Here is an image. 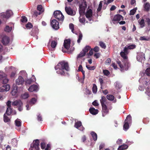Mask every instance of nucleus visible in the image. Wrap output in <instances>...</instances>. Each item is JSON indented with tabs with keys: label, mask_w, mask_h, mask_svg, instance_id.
Here are the masks:
<instances>
[{
	"label": "nucleus",
	"mask_w": 150,
	"mask_h": 150,
	"mask_svg": "<svg viewBox=\"0 0 150 150\" xmlns=\"http://www.w3.org/2000/svg\"><path fill=\"white\" fill-rule=\"evenodd\" d=\"M70 40L69 39H67L64 40V48L67 50L69 49L70 46Z\"/></svg>",
	"instance_id": "b1692460"
},
{
	"label": "nucleus",
	"mask_w": 150,
	"mask_h": 150,
	"mask_svg": "<svg viewBox=\"0 0 150 150\" xmlns=\"http://www.w3.org/2000/svg\"><path fill=\"white\" fill-rule=\"evenodd\" d=\"M69 28L71 30V31L72 33H74V25L72 23H70L69 25Z\"/></svg>",
	"instance_id": "052dcab7"
},
{
	"label": "nucleus",
	"mask_w": 150,
	"mask_h": 150,
	"mask_svg": "<svg viewBox=\"0 0 150 150\" xmlns=\"http://www.w3.org/2000/svg\"><path fill=\"white\" fill-rule=\"evenodd\" d=\"M106 98L110 100H113L114 99V97L112 95H108L106 96Z\"/></svg>",
	"instance_id": "ea45409f"
},
{
	"label": "nucleus",
	"mask_w": 150,
	"mask_h": 150,
	"mask_svg": "<svg viewBox=\"0 0 150 150\" xmlns=\"http://www.w3.org/2000/svg\"><path fill=\"white\" fill-rule=\"evenodd\" d=\"M54 17L59 21H63L64 19V16L62 12L59 11H54Z\"/></svg>",
	"instance_id": "7ed1b4c3"
},
{
	"label": "nucleus",
	"mask_w": 150,
	"mask_h": 150,
	"mask_svg": "<svg viewBox=\"0 0 150 150\" xmlns=\"http://www.w3.org/2000/svg\"><path fill=\"white\" fill-rule=\"evenodd\" d=\"M100 46L102 48L105 49L106 46L105 44L102 42L100 41L99 42Z\"/></svg>",
	"instance_id": "5fc2aeb1"
},
{
	"label": "nucleus",
	"mask_w": 150,
	"mask_h": 150,
	"mask_svg": "<svg viewBox=\"0 0 150 150\" xmlns=\"http://www.w3.org/2000/svg\"><path fill=\"white\" fill-rule=\"evenodd\" d=\"M123 17L120 14H117L115 16L112 20V22L115 24L118 23L119 21L123 20Z\"/></svg>",
	"instance_id": "6e6552de"
},
{
	"label": "nucleus",
	"mask_w": 150,
	"mask_h": 150,
	"mask_svg": "<svg viewBox=\"0 0 150 150\" xmlns=\"http://www.w3.org/2000/svg\"><path fill=\"white\" fill-rule=\"evenodd\" d=\"M10 42V39L8 37L6 36H4L2 40V42L4 45L8 44Z\"/></svg>",
	"instance_id": "6ab92c4d"
},
{
	"label": "nucleus",
	"mask_w": 150,
	"mask_h": 150,
	"mask_svg": "<svg viewBox=\"0 0 150 150\" xmlns=\"http://www.w3.org/2000/svg\"><path fill=\"white\" fill-rule=\"evenodd\" d=\"M65 10L67 13L70 15L74 16L76 14V13L70 7H65Z\"/></svg>",
	"instance_id": "ddd939ff"
},
{
	"label": "nucleus",
	"mask_w": 150,
	"mask_h": 150,
	"mask_svg": "<svg viewBox=\"0 0 150 150\" xmlns=\"http://www.w3.org/2000/svg\"><path fill=\"white\" fill-rule=\"evenodd\" d=\"M16 125L17 127L16 129L18 131H19L20 129V127L21 126V121L20 119H17L15 121Z\"/></svg>",
	"instance_id": "5701e85b"
},
{
	"label": "nucleus",
	"mask_w": 150,
	"mask_h": 150,
	"mask_svg": "<svg viewBox=\"0 0 150 150\" xmlns=\"http://www.w3.org/2000/svg\"><path fill=\"white\" fill-rule=\"evenodd\" d=\"M82 15H80V16L79 17V21L80 23H81L84 24L85 22V19L84 18H83L82 16H81Z\"/></svg>",
	"instance_id": "f704fd0d"
},
{
	"label": "nucleus",
	"mask_w": 150,
	"mask_h": 150,
	"mask_svg": "<svg viewBox=\"0 0 150 150\" xmlns=\"http://www.w3.org/2000/svg\"><path fill=\"white\" fill-rule=\"evenodd\" d=\"M32 24L30 23H28L26 25V27L28 29H29L32 27Z\"/></svg>",
	"instance_id": "e2e57ef3"
},
{
	"label": "nucleus",
	"mask_w": 150,
	"mask_h": 150,
	"mask_svg": "<svg viewBox=\"0 0 150 150\" xmlns=\"http://www.w3.org/2000/svg\"><path fill=\"white\" fill-rule=\"evenodd\" d=\"M144 11H149L150 10V4L148 2H146L144 5Z\"/></svg>",
	"instance_id": "a878e982"
},
{
	"label": "nucleus",
	"mask_w": 150,
	"mask_h": 150,
	"mask_svg": "<svg viewBox=\"0 0 150 150\" xmlns=\"http://www.w3.org/2000/svg\"><path fill=\"white\" fill-rule=\"evenodd\" d=\"M12 105L18 107V110L20 111H21L23 110V103L20 100H16L12 102Z\"/></svg>",
	"instance_id": "20e7f679"
},
{
	"label": "nucleus",
	"mask_w": 150,
	"mask_h": 150,
	"mask_svg": "<svg viewBox=\"0 0 150 150\" xmlns=\"http://www.w3.org/2000/svg\"><path fill=\"white\" fill-rule=\"evenodd\" d=\"M114 85L115 88L117 90L120 89L121 87V85L118 81L114 83Z\"/></svg>",
	"instance_id": "473e14b6"
},
{
	"label": "nucleus",
	"mask_w": 150,
	"mask_h": 150,
	"mask_svg": "<svg viewBox=\"0 0 150 150\" xmlns=\"http://www.w3.org/2000/svg\"><path fill=\"white\" fill-rule=\"evenodd\" d=\"M120 54L121 57L125 60L127 59V54L124 52L123 51H122L120 53Z\"/></svg>",
	"instance_id": "c9c22d12"
},
{
	"label": "nucleus",
	"mask_w": 150,
	"mask_h": 150,
	"mask_svg": "<svg viewBox=\"0 0 150 150\" xmlns=\"http://www.w3.org/2000/svg\"><path fill=\"white\" fill-rule=\"evenodd\" d=\"M125 122V123L123 125V129L125 131H126L129 128V124L127 122Z\"/></svg>",
	"instance_id": "4c0bfd02"
},
{
	"label": "nucleus",
	"mask_w": 150,
	"mask_h": 150,
	"mask_svg": "<svg viewBox=\"0 0 150 150\" xmlns=\"http://www.w3.org/2000/svg\"><path fill=\"white\" fill-rule=\"evenodd\" d=\"M90 113L93 115H96L98 113V110L96 109L93 108H90L89 109Z\"/></svg>",
	"instance_id": "bb28decb"
},
{
	"label": "nucleus",
	"mask_w": 150,
	"mask_h": 150,
	"mask_svg": "<svg viewBox=\"0 0 150 150\" xmlns=\"http://www.w3.org/2000/svg\"><path fill=\"white\" fill-rule=\"evenodd\" d=\"M74 127L81 131H83L84 128L82 126V123L81 121L76 122L74 125Z\"/></svg>",
	"instance_id": "a211bd4d"
},
{
	"label": "nucleus",
	"mask_w": 150,
	"mask_h": 150,
	"mask_svg": "<svg viewBox=\"0 0 150 150\" xmlns=\"http://www.w3.org/2000/svg\"><path fill=\"white\" fill-rule=\"evenodd\" d=\"M36 101L37 99L35 98H33L31 99L30 102L28 103L27 104L26 106L27 110H29L30 109V107L33 105L36 102Z\"/></svg>",
	"instance_id": "dca6fc26"
},
{
	"label": "nucleus",
	"mask_w": 150,
	"mask_h": 150,
	"mask_svg": "<svg viewBox=\"0 0 150 150\" xmlns=\"http://www.w3.org/2000/svg\"><path fill=\"white\" fill-rule=\"evenodd\" d=\"M131 121V116L130 115H128L125 120V122H127L128 124H130Z\"/></svg>",
	"instance_id": "e433bc0d"
},
{
	"label": "nucleus",
	"mask_w": 150,
	"mask_h": 150,
	"mask_svg": "<svg viewBox=\"0 0 150 150\" xmlns=\"http://www.w3.org/2000/svg\"><path fill=\"white\" fill-rule=\"evenodd\" d=\"M42 7L41 5H38L37 8V9L38 10L39 12L41 11L42 12H43V11L42 10Z\"/></svg>",
	"instance_id": "4d7b16f0"
},
{
	"label": "nucleus",
	"mask_w": 150,
	"mask_h": 150,
	"mask_svg": "<svg viewBox=\"0 0 150 150\" xmlns=\"http://www.w3.org/2000/svg\"><path fill=\"white\" fill-rule=\"evenodd\" d=\"M145 73L147 76H150V67H149L146 69Z\"/></svg>",
	"instance_id": "864d4df0"
},
{
	"label": "nucleus",
	"mask_w": 150,
	"mask_h": 150,
	"mask_svg": "<svg viewBox=\"0 0 150 150\" xmlns=\"http://www.w3.org/2000/svg\"><path fill=\"white\" fill-rule=\"evenodd\" d=\"M28 90L30 92H37L39 90V88L37 85H31Z\"/></svg>",
	"instance_id": "aec40b11"
},
{
	"label": "nucleus",
	"mask_w": 150,
	"mask_h": 150,
	"mask_svg": "<svg viewBox=\"0 0 150 150\" xmlns=\"http://www.w3.org/2000/svg\"><path fill=\"white\" fill-rule=\"evenodd\" d=\"M10 86L8 84L3 85L0 86V92H2L8 91L10 89Z\"/></svg>",
	"instance_id": "4468645a"
},
{
	"label": "nucleus",
	"mask_w": 150,
	"mask_h": 150,
	"mask_svg": "<svg viewBox=\"0 0 150 150\" xmlns=\"http://www.w3.org/2000/svg\"><path fill=\"white\" fill-rule=\"evenodd\" d=\"M137 59L139 62L142 63L144 62L145 59L144 53L141 52L137 53Z\"/></svg>",
	"instance_id": "9d476101"
},
{
	"label": "nucleus",
	"mask_w": 150,
	"mask_h": 150,
	"mask_svg": "<svg viewBox=\"0 0 150 150\" xmlns=\"http://www.w3.org/2000/svg\"><path fill=\"white\" fill-rule=\"evenodd\" d=\"M86 67L88 70H94L95 69V67L94 66H91L89 65H86Z\"/></svg>",
	"instance_id": "09e8293b"
},
{
	"label": "nucleus",
	"mask_w": 150,
	"mask_h": 150,
	"mask_svg": "<svg viewBox=\"0 0 150 150\" xmlns=\"http://www.w3.org/2000/svg\"><path fill=\"white\" fill-rule=\"evenodd\" d=\"M83 35L81 33H79L78 39L77 40V42L78 43H79L81 41L82 39Z\"/></svg>",
	"instance_id": "de8ad7c7"
},
{
	"label": "nucleus",
	"mask_w": 150,
	"mask_h": 150,
	"mask_svg": "<svg viewBox=\"0 0 150 150\" xmlns=\"http://www.w3.org/2000/svg\"><path fill=\"white\" fill-rule=\"evenodd\" d=\"M33 81H33L31 79H28L26 80V83L27 84H30Z\"/></svg>",
	"instance_id": "774afa93"
},
{
	"label": "nucleus",
	"mask_w": 150,
	"mask_h": 150,
	"mask_svg": "<svg viewBox=\"0 0 150 150\" xmlns=\"http://www.w3.org/2000/svg\"><path fill=\"white\" fill-rule=\"evenodd\" d=\"M55 69L56 70H57L56 72L57 74L62 75H64L65 70L68 71L69 70L68 63L65 61L59 63L55 67Z\"/></svg>",
	"instance_id": "f257e3e1"
},
{
	"label": "nucleus",
	"mask_w": 150,
	"mask_h": 150,
	"mask_svg": "<svg viewBox=\"0 0 150 150\" xmlns=\"http://www.w3.org/2000/svg\"><path fill=\"white\" fill-rule=\"evenodd\" d=\"M20 76H22L25 79H26V78L27 76V74L25 71H21L20 72Z\"/></svg>",
	"instance_id": "7c9ffc66"
},
{
	"label": "nucleus",
	"mask_w": 150,
	"mask_h": 150,
	"mask_svg": "<svg viewBox=\"0 0 150 150\" xmlns=\"http://www.w3.org/2000/svg\"><path fill=\"white\" fill-rule=\"evenodd\" d=\"M39 140L38 139H36L31 144V149H34L36 150H39Z\"/></svg>",
	"instance_id": "1a4fd4ad"
},
{
	"label": "nucleus",
	"mask_w": 150,
	"mask_h": 150,
	"mask_svg": "<svg viewBox=\"0 0 150 150\" xmlns=\"http://www.w3.org/2000/svg\"><path fill=\"white\" fill-rule=\"evenodd\" d=\"M102 116L104 117L108 113V110L107 109L106 105H102Z\"/></svg>",
	"instance_id": "412c9836"
},
{
	"label": "nucleus",
	"mask_w": 150,
	"mask_h": 150,
	"mask_svg": "<svg viewBox=\"0 0 150 150\" xmlns=\"http://www.w3.org/2000/svg\"><path fill=\"white\" fill-rule=\"evenodd\" d=\"M91 49V47L89 46H87L83 50V51L86 54V52H87L88 50H89Z\"/></svg>",
	"instance_id": "37998d69"
},
{
	"label": "nucleus",
	"mask_w": 150,
	"mask_h": 150,
	"mask_svg": "<svg viewBox=\"0 0 150 150\" xmlns=\"http://www.w3.org/2000/svg\"><path fill=\"white\" fill-rule=\"evenodd\" d=\"M79 11L80 15H83L85 11L87 6L86 2L85 0H81V3H79Z\"/></svg>",
	"instance_id": "f03ea898"
},
{
	"label": "nucleus",
	"mask_w": 150,
	"mask_h": 150,
	"mask_svg": "<svg viewBox=\"0 0 150 150\" xmlns=\"http://www.w3.org/2000/svg\"><path fill=\"white\" fill-rule=\"evenodd\" d=\"M91 134L94 141H96L97 138V136L96 134L93 132H91Z\"/></svg>",
	"instance_id": "72a5a7b5"
},
{
	"label": "nucleus",
	"mask_w": 150,
	"mask_h": 150,
	"mask_svg": "<svg viewBox=\"0 0 150 150\" xmlns=\"http://www.w3.org/2000/svg\"><path fill=\"white\" fill-rule=\"evenodd\" d=\"M136 8H134L133 9L131 10L130 11L129 15H134V14L136 12Z\"/></svg>",
	"instance_id": "680f3d73"
},
{
	"label": "nucleus",
	"mask_w": 150,
	"mask_h": 150,
	"mask_svg": "<svg viewBox=\"0 0 150 150\" xmlns=\"http://www.w3.org/2000/svg\"><path fill=\"white\" fill-rule=\"evenodd\" d=\"M0 80L2 81L3 83L4 84L7 83L9 81L6 74L1 71H0Z\"/></svg>",
	"instance_id": "39448f33"
},
{
	"label": "nucleus",
	"mask_w": 150,
	"mask_h": 150,
	"mask_svg": "<svg viewBox=\"0 0 150 150\" xmlns=\"http://www.w3.org/2000/svg\"><path fill=\"white\" fill-rule=\"evenodd\" d=\"M12 30V28L11 27H9L8 26H6V28L4 29L5 31L8 32H10Z\"/></svg>",
	"instance_id": "a18cd8bd"
},
{
	"label": "nucleus",
	"mask_w": 150,
	"mask_h": 150,
	"mask_svg": "<svg viewBox=\"0 0 150 150\" xmlns=\"http://www.w3.org/2000/svg\"><path fill=\"white\" fill-rule=\"evenodd\" d=\"M85 16L89 21H91L93 19L92 10L91 9H88L85 13Z\"/></svg>",
	"instance_id": "9b49d317"
},
{
	"label": "nucleus",
	"mask_w": 150,
	"mask_h": 150,
	"mask_svg": "<svg viewBox=\"0 0 150 150\" xmlns=\"http://www.w3.org/2000/svg\"><path fill=\"white\" fill-rule=\"evenodd\" d=\"M92 91L93 93H96L97 91V86L96 85L94 84H93L92 88Z\"/></svg>",
	"instance_id": "79ce46f5"
},
{
	"label": "nucleus",
	"mask_w": 150,
	"mask_h": 150,
	"mask_svg": "<svg viewBox=\"0 0 150 150\" xmlns=\"http://www.w3.org/2000/svg\"><path fill=\"white\" fill-rule=\"evenodd\" d=\"M11 143L13 146H15L17 145V141L16 139H13L12 140Z\"/></svg>",
	"instance_id": "a19ab883"
},
{
	"label": "nucleus",
	"mask_w": 150,
	"mask_h": 150,
	"mask_svg": "<svg viewBox=\"0 0 150 150\" xmlns=\"http://www.w3.org/2000/svg\"><path fill=\"white\" fill-rule=\"evenodd\" d=\"M139 81L140 83H142L143 85H146L149 81L148 80L145 79V78L144 79L143 77H142L139 80Z\"/></svg>",
	"instance_id": "c85d7f7f"
},
{
	"label": "nucleus",
	"mask_w": 150,
	"mask_h": 150,
	"mask_svg": "<svg viewBox=\"0 0 150 150\" xmlns=\"http://www.w3.org/2000/svg\"><path fill=\"white\" fill-rule=\"evenodd\" d=\"M127 47L129 49H133L135 48L136 45L134 44H131L128 46Z\"/></svg>",
	"instance_id": "6e6d98bb"
},
{
	"label": "nucleus",
	"mask_w": 150,
	"mask_h": 150,
	"mask_svg": "<svg viewBox=\"0 0 150 150\" xmlns=\"http://www.w3.org/2000/svg\"><path fill=\"white\" fill-rule=\"evenodd\" d=\"M4 122H9L10 121V118L6 116L5 114L4 115Z\"/></svg>",
	"instance_id": "c03bdc74"
},
{
	"label": "nucleus",
	"mask_w": 150,
	"mask_h": 150,
	"mask_svg": "<svg viewBox=\"0 0 150 150\" xmlns=\"http://www.w3.org/2000/svg\"><path fill=\"white\" fill-rule=\"evenodd\" d=\"M51 25L52 28L55 30L59 29V23L55 19L51 21Z\"/></svg>",
	"instance_id": "f8f14e48"
},
{
	"label": "nucleus",
	"mask_w": 150,
	"mask_h": 150,
	"mask_svg": "<svg viewBox=\"0 0 150 150\" xmlns=\"http://www.w3.org/2000/svg\"><path fill=\"white\" fill-rule=\"evenodd\" d=\"M21 21L22 22H26L27 21V19L26 17L23 16L22 17V19H21Z\"/></svg>",
	"instance_id": "13d9d810"
},
{
	"label": "nucleus",
	"mask_w": 150,
	"mask_h": 150,
	"mask_svg": "<svg viewBox=\"0 0 150 150\" xmlns=\"http://www.w3.org/2000/svg\"><path fill=\"white\" fill-rule=\"evenodd\" d=\"M138 22L140 25L141 28H142L145 26V23L144 22V19H139L138 21Z\"/></svg>",
	"instance_id": "cd10ccee"
},
{
	"label": "nucleus",
	"mask_w": 150,
	"mask_h": 150,
	"mask_svg": "<svg viewBox=\"0 0 150 150\" xmlns=\"http://www.w3.org/2000/svg\"><path fill=\"white\" fill-rule=\"evenodd\" d=\"M100 53H95L94 55V56L96 57V58L97 59L100 56Z\"/></svg>",
	"instance_id": "338daca9"
},
{
	"label": "nucleus",
	"mask_w": 150,
	"mask_h": 150,
	"mask_svg": "<svg viewBox=\"0 0 150 150\" xmlns=\"http://www.w3.org/2000/svg\"><path fill=\"white\" fill-rule=\"evenodd\" d=\"M103 72L104 74L106 76H108L110 74V72L108 70H103Z\"/></svg>",
	"instance_id": "bf43d9fd"
},
{
	"label": "nucleus",
	"mask_w": 150,
	"mask_h": 150,
	"mask_svg": "<svg viewBox=\"0 0 150 150\" xmlns=\"http://www.w3.org/2000/svg\"><path fill=\"white\" fill-rule=\"evenodd\" d=\"M17 86L14 85H13V89L11 93L12 95L14 96L15 97H17Z\"/></svg>",
	"instance_id": "4be33fe9"
},
{
	"label": "nucleus",
	"mask_w": 150,
	"mask_h": 150,
	"mask_svg": "<svg viewBox=\"0 0 150 150\" xmlns=\"http://www.w3.org/2000/svg\"><path fill=\"white\" fill-rule=\"evenodd\" d=\"M57 45V42L54 40L52 41L51 44V46L52 48H54Z\"/></svg>",
	"instance_id": "3c124183"
},
{
	"label": "nucleus",
	"mask_w": 150,
	"mask_h": 150,
	"mask_svg": "<svg viewBox=\"0 0 150 150\" xmlns=\"http://www.w3.org/2000/svg\"><path fill=\"white\" fill-rule=\"evenodd\" d=\"M21 97L23 99H26L29 97V95L28 93H25L22 94Z\"/></svg>",
	"instance_id": "58836bf2"
},
{
	"label": "nucleus",
	"mask_w": 150,
	"mask_h": 150,
	"mask_svg": "<svg viewBox=\"0 0 150 150\" xmlns=\"http://www.w3.org/2000/svg\"><path fill=\"white\" fill-rule=\"evenodd\" d=\"M128 148V146L126 144H123L120 146L118 148V150H125Z\"/></svg>",
	"instance_id": "c756f323"
},
{
	"label": "nucleus",
	"mask_w": 150,
	"mask_h": 150,
	"mask_svg": "<svg viewBox=\"0 0 150 150\" xmlns=\"http://www.w3.org/2000/svg\"><path fill=\"white\" fill-rule=\"evenodd\" d=\"M117 63L120 67L122 71V70H127L129 66V64L127 62H126L124 65L122 64L121 62L119 60L117 61Z\"/></svg>",
	"instance_id": "423d86ee"
},
{
	"label": "nucleus",
	"mask_w": 150,
	"mask_h": 150,
	"mask_svg": "<svg viewBox=\"0 0 150 150\" xmlns=\"http://www.w3.org/2000/svg\"><path fill=\"white\" fill-rule=\"evenodd\" d=\"M25 79L21 76H19L18 78L16 80V83L17 85H23V84Z\"/></svg>",
	"instance_id": "2eb2a0df"
},
{
	"label": "nucleus",
	"mask_w": 150,
	"mask_h": 150,
	"mask_svg": "<svg viewBox=\"0 0 150 150\" xmlns=\"http://www.w3.org/2000/svg\"><path fill=\"white\" fill-rule=\"evenodd\" d=\"M46 146L44 142H42L41 144V147L42 149H45V150H50V146L49 144H47Z\"/></svg>",
	"instance_id": "393cba45"
},
{
	"label": "nucleus",
	"mask_w": 150,
	"mask_h": 150,
	"mask_svg": "<svg viewBox=\"0 0 150 150\" xmlns=\"http://www.w3.org/2000/svg\"><path fill=\"white\" fill-rule=\"evenodd\" d=\"M92 104L95 106H98L99 105L97 100L94 101L92 103Z\"/></svg>",
	"instance_id": "69168bd1"
},
{
	"label": "nucleus",
	"mask_w": 150,
	"mask_h": 150,
	"mask_svg": "<svg viewBox=\"0 0 150 150\" xmlns=\"http://www.w3.org/2000/svg\"><path fill=\"white\" fill-rule=\"evenodd\" d=\"M106 100V98L104 96L102 97L101 99L100 100L101 105H106L105 104V103Z\"/></svg>",
	"instance_id": "2f4dec72"
},
{
	"label": "nucleus",
	"mask_w": 150,
	"mask_h": 150,
	"mask_svg": "<svg viewBox=\"0 0 150 150\" xmlns=\"http://www.w3.org/2000/svg\"><path fill=\"white\" fill-rule=\"evenodd\" d=\"M12 110L11 108L10 107H8L6 110V114H7L8 115H10L12 113Z\"/></svg>",
	"instance_id": "49530a36"
},
{
	"label": "nucleus",
	"mask_w": 150,
	"mask_h": 150,
	"mask_svg": "<svg viewBox=\"0 0 150 150\" xmlns=\"http://www.w3.org/2000/svg\"><path fill=\"white\" fill-rule=\"evenodd\" d=\"M13 15L12 11L11 10L7 11L6 13H1V18L7 19L9 18Z\"/></svg>",
	"instance_id": "0eeeda50"
},
{
	"label": "nucleus",
	"mask_w": 150,
	"mask_h": 150,
	"mask_svg": "<svg viewBox=\"0 0 150 150\" xmlns=\"http://www.w3.org/2000/svg\"><path fill=\"white\" fill-rule=\"evenodd\" d=\"M139 40H141L147 41L149 40L148 37L146 36H141Z\"/></svg>",
	"instance_id": "603ef678"
},
{
	"label": "nucleus",
	"mask_w": 150,
	"mask_h": 150,
	"mask_svg": "<svg viewBox=\"0 0 150 150\" xmlns=\"http://www.w3.org/2000/svg\"><path fill=\"white\" fill-rule=\"evenodd\" d=\"M146 93L149 96H150V88L147 87L146 89Z\"/></svg>",
	"instance_id": "0e129e2a"
},
{
	"label": "nucleus",
	"mask_w": 150,
	"mask_h": 150,
	"mask_svg": "<svg viewBox=\"0 0 150 150\" xmlns=\"http://www.w3.org/2000/svg\"><path fill=\"white\" fill-rule=\"evenodd\" d=\"M39 30L38 28L36 27H34V30H33L31 33V35L33 36L36 40L38 39V36H37Z\"/></svg>",
	"instance_id": "f3484780"
},
{
	"label": "nucleus",
	"mask_w": 150,
	"mask_h": 150,
	"mask_svg": "<svg viewBox=\"0 0 150 150\" xmlns=\"http://www.w3.org/2000/svg\"><path fill=\"white\" fill-rule=\"evenodd\" d=\"M86 54L83 52L81 51L80 53L78 55L77 57V59H78L79 58L84 56Z\"/></svg>",
	"instance_id": "8fccbe9b"
}]
</instances>
